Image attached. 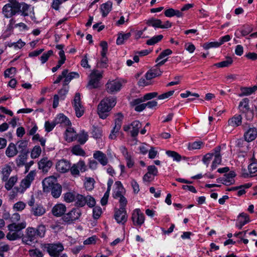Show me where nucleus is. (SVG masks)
I'll list each match as a JSON object with an SVG mask.
<instances>
[{
    "mask_svg": "<svg viewBox=\"0 0 257 257\" xmlns=\"http://www.w3.org/2000/svg\"><path fill=\"white\" fill-rule=\"evenodd\" d=\"M116 98L115 96H109L103 99L97 107V113L100 118L105 119L109 112L115 105Z\"/></svg>",
    "mask_w": 257,
    "mask_h": 257,
    "instance_id": "nucleus-1",
    "label": "nucleus"
},
{
    "mask_svg": "<svg viewBox=\"0 0 257 257\" xmlns=\"http://www.w3.org/2000/svg\"><path fill=\"white\" fill-rule=\"evenodd\" d=\"M26 227V222L20 223H11L8 226L9 232L7 235V238L10 240H15L21 239L23 236V233L21 231L22 229Z\"/></svg>",
    "mask_w": 257,
    "mask_h": 257,
    "instance_id": "nucleus-2",
    "label": "nucleus"
},
{
    "mask_svg": "<svg viewBox=\"0 0 257 257\" xmlns=\"http://www.w3.org/2000/svg\"><path fill=\"white\" fill-rule=\"evenodd\" d=\"M103 71L97 69L91 71L89 75V81L87 87L90 89L96 88L100 86V81L102 78Z\"/></svg>",
    "mask_w": 257,
    "mask_h": 257,
    "instance_id": "nucleus-3",
    "label": "nucleus"
},
{
    "mask_svg": "<svg viewBox=\"0 0 257 257\" xmlns=\"http://www.w3.org/2000/svg\"><path fill=\"white\" fill-rule=\"evenodd\" d=\"M45 227L41 225H39L37 229L34 227H29L26 230V235L31 240H34L36 237H43L45 234Z\"/></svg>",
    "mask_w": 257,
    "mask_h": 257,
    "instance_id": "nucleus-4",
    "label": "nucleus"
},
{
    "mask_svg": "<svg viewBox=\"0 0 257 257\" xmlns=\"http://www.w3.org/2000/svg\"><path fill=\"white\" fill-rule=\"evenodd\" d=\"M9 3L5 5L3 9V13L7 18L19 12L18 2L16 0H9Z\"/></svg>",
    "mask_w": 257,
    "mask_h": 257,
    "instance_id": "nucleus-5",
    "label": "nucleus"
},
{
    "mask_svg": "<svg viewBox=\"0 0 257 257\" xmlns=\"http://www.w3.org/2000/svg\"><path fill=\"white\" fill-rule=\"evenodd\" d=\"M42 247L47 249V252L52 256H57L64 248L61 243H45Z\"/></svg>",
    "mask_w": 257,
    "mask_h": 257,
    "instance_id": "nucleus-6",
    "label": "nucleus"
},
{
    "mask_svg": "<svg viewBox=\"0 0 257 257\" xmlns=\"http://www.w3.org/2000/svg\"><path fill=\"white\" fill-rule=\"evenodd\" d=\"M81 215V211L80 209L74 208L65 214L62 217V220L64 222L70 224L78 219Z\"/></svg>",
    "mask_w": 257,
    "mask_h": 257,
    "instance_id": "nucleus-7",
    "label": "nucleus"
},
{
    "mask_svg": "<svg viewBox=\"0 0 257 257\" xmlns=\"http://www.w3.org/2000/svg\"><path fill=\"white\" fill-rule=\"evenodd\" d=\"M87 170V166L83 160H79L77 163L70 166L71 174L74 177L79 176L80 172H84Z\"/></svg>",
    "mask_w": 257,
    "mask_h": 257,
    "instance_id": "nucleus-8",
    "label": "nucleus"
},
{
    "mask_svg": "<svg viewBox=\"0 0 257 257\" xmlns=\"http://www.w3.org/2000/svg\"><path fill=\"white\" fill-rule=\"evenodd\" d=\"M72 103L76 116L81 117L84 113V108L81 103L80 93H76Z\"/></svg>",
    "mask_w": 257,
    "mask_h": 257,
    "instance_id": "nucleus-9",
    "label": "nucleus"
},
{
    "mask_svg": "<svg viewBox=\"0 0 257 257\" xmlns=\"http://www.w3.org/2000/svg\"><path fill=\"white\" fill-rule=\"evenodd\" d=\"M122 84L118 79L109 80L106 84V91L110 93H113L119 91Z\"/></svg>",
    "mask_w": 257,
    "mask_h": 257,
    "instance_id": "nucleus-10",
    "label": "nucleus"
},
{
    "mask_svg": "<svg viewBox=\"0 0 257 257\" xmlns=\"http://www.w3.org/2000/svg\"><path fill=\"white\" fill-rule=\"evenodd\" d=\"M132 219L135 225L141 226L145 221V216L139 208L135 209L132 214Z\"/></svg>",
    "mask_w": 257,
    "mask_h": 257,
    "instance_id": "nucleus-11",
    "label": "nucleus"
},
{
    "mask_svg": "<svg viewBox=\"0 0 257 257\" xmlns=\"http://www.w3.org/2000/svg\"><path fill=\"white\" fill-rule=\"evenodd\" d=\"M142 124L138 120L133 121L131 124L124 125L123 130L127 132L131 131V135L133 137H136L138 135L139 129L141 127Z\"/></svg>",
    "mask_w": 257,
    "mask_h": 257,
    "instance_id": "nucleus-12",
    "label": "nucleus"
},
{
    "mask_svg": "<svg viewBox=\"0 0 257 257\" xmlns=\"http://www.w3.org/2000/svg\"><path fill=\"white\" fill-rule=\"evenodd\" d=\"M67 210L65 204L60 203L55 204L51 209L52 214L55 217H59L63 216Z\"/></svg>",
    "mask_w": 257,
    "mask_h": 257,
    "instance_id": "nucleus-13",
    "label": "nucleus"
},
{
    "mask_svg": "<svg viewBox=\"0 0 257 257\" xmlns=\"http://www.w3.org/2000/svg\"><path fill=\"white\" fill-rule=\"evenodd\" d=\"M70 163L65 159L59 160L56 164V169L57 171L60 173H65L70 169Z\"/></svg>",
    "mask_w": 257,
    "mask_h": 257,
    "instance_id": "nucleus-14",
    "label": "nucleus"
},
{
    "mask_svg": "<svg viewBox=\"0 0 257 257\" xmlns=\"http://www.w3.org/2000/svg\"><path fill=\"white\" fill-rule=\"evenodd\" d=\"M114 218L118 223L123 224L127 220V215L125 208L120 207L119 209L115 212Z\"/></svg>",
    "mask_w": 257,
    "mask_h": 257,
    "instance_id": "nucleus-15",
    "label": "nucleus"
},
{
    "mask_svg": "<svg viewBox=\"0 0 257 257\" xmlns=\"http://www.w3.org/2000/svg\"><path fill=\"white\" fill-rule=\"evenodd\" d=\"M19 12H21L24 16H30L33 20L34 18V13L33 9L29 5L26 4H20L18 3Z\"/></svg>",
    "mask_w": 257,
    "mask_h": 257,
    "instance_id": "nucleus-16",
    "label": "nucleus"
},
{
    "mask_svg": "<svg viewBox=\"0 0 257 257\" xmlns=\"http://www.w3.org/2000/svg\"><path fill=\"white\" fill-rule=\"evenodd\" d=\"M43 190L45 192L48 191L57 183V179L53 176L46 178L42 182Z\"/></svg>",
    "mask_w": 257,
    "mask_h": 257,
    "instance_id": "nucleus-17",
    "label": "nucleus"
},
{
    "mask_svg": "<svg viewBox=\"0 0 257 257\" xmlns=\"http://www.w3.org/2000/svg\"><path fill=\"white\" fill-rule=\"evenodd\" d=\"M122 116L118 114V117L115 119V125L109 135V138L115 139L116 137V134L120 130L122 124Z\"/></svg>",
    "mask_w": 257,
    "mask_h": 257,
    "instance_id": "nucleus-18",
    "label": "nucleus"
},
{
    "mask_svg": "<svg viewBox=\"0 0 257 257\" xmlns=\"http://www.w3.org/2000/svg\"><path fill=\"white\" fill-rule=\"evenodd\" d=\"M93 158L96 160L103 166H106L108 160L106 155L100 151H96L93 153Z\"/></svg>",
    "mask_w": 257,
    "mask_h": 257,
    "instance_id": "nucleus-19",
    "label": "nucleus"
},
{
    "mask_svg": "<svg viewBox=\"0 0 257 257\" xmlns=\"http://www.w3.org/2000/svg\"><path fill=\"white\" fill-rule=\"evenodd\" d=\"M250 221L249 216L244 212L240 213L237 218L236 226L239 229H241L243 226Z\"/></svg>",
    "mask_w": 257,
    "mask_h": 257,
    "instance_id": "nucleus-20",
    "label": "nucleus"
},
{
    "mask_svg": "<svg viewBox=\"0 0 257 257\" xmlns=\"http://www.w3.org/2000/svg\"><path fill=\"white\" fill-rule=\"evenodd\" d=\"M52 165V162L47 157L43 158L38 163L39 169L45 172H47Z\"/></svg>",
    "mask_w": 257,
    "mask_h": 257,
    "instance_id": "nucleus-21",
    "label": "nucleus"
},
{
    "mask_svg": "<svg viewBox=\"0 0 257 257\" xmlns=\"http://www.w3.org/2000/svg\"><path fill=\"white\" fill-rule=\"evenodd\" d=\"M162 71L158 67H155L149 70L145 74L146 79L147 80H150L155 77L160 76L162 75Z\"/></svg>",
    "mask_w": 257,
    "mask_h": 257,
    "instance_id": "nucleus-22",
    "label": "nucleus"
},
{
    "mask_svg": "<svg viewBox=\"0 0 257 257\" xmlns=\"http://www.w3.org/2000/svg\"><path fill=\"white\" fill-rule=\"evenodd\" d=\"M115 188L113 192V197L115 199H118L123 196L124 189L120 181H116L114 184Z\"/></svg>",
    "mask_w": 257,
    "mask_h": 257,
    "instance_id": "nucleus-23",
    "label": "nucleus"
},
{
    "mask_svg": "<svg viewBox=\"0 0 257 257\" xmlns=\"http://www.w3.org/2000/svg\"><path fill=\"white\" fill-rule=\"evenodd\" d=\"M31 212L35 216H41L46 213V209L41 204H36L31 208Z\"/></svg>",
    "mask_w": 257,
    "mask_h": 257,
    "instance_id": "nucleus-24",
    "label": "nucleus"
},
{
    "mask_svg": "<svg viewBox=\"0 0 257 257\" xmlns=\"http://www.w3.org/2000/svg\"><path fill=\"white\" fill-rule=\"evenodd\" d=\"M12 170V167L10 164H6L3 166L1 171L2 180L3 181H7L9 178Z\"/></svg>",
    "mask_w": 257,
    "mask_h": 257,
    "instance_id": "nucleus-25",
    "label": "nucleus"
},
{
    "mask_svg": "<svg viewBox=\"0 0 257 257\" xmlns=\"http://www.w3.org/2000/svg\"><path fill=\"white\" fill-rule=\"evenodd\" d=\"M257 136V130L255 128H250L244 133L245 141L247 143L255 140Z\"/></svg>",
    "mask_w": 257,
    "mask_h": 257,
    "instance_id": "nucleus-26",
    "label": "nucleus"
},
{
    "mask_svg": "<svg viewBox=\"0 0 257 257\" xmlns=\"http://www.w3.org/2000/svg\"><path fill=\"white\" fill-rule=\"evenodd\" d=\"M65 138L66 141L71 142L77 139V134L72 127H68L65 131Z\"/></svg>",
    "mask_w": 257,
    "mask_h": 257,
    "instance_id": "nucleus-27",
    "label": "nucleus"
},
{
    "mask_svg": "<svg viewBox=\"0 0 257 257\" xmlns=\"http://www.w3.org/2000/svg\"><path fill=\"white\" fill-rule=\"evenodd\" d=\"M242 122V117L241 115L236 114L230 118L228 120V125L232 127H237L241 125Z\"/></svg>",
    "mask_w": 257,
    "mask_h": 257,
    "instance_id": "nucleus-28",
    "label": "nucleus"
},
{
    "mask_svg": "<svg viewBox=\"0 0 257 257\" xmlns=\"http://www.w3.org/2000/svg\"><path fill=\"white\" fill-rule=\"evenodd\" d=\"M18 151L16 146L13 143H10L6 150V155L9 158H12L17 155Z\"/></svg>",
    "mask_w": 257,
    "mask_h": 257,
    "instance_id": "nucleus-29",
    "label": "nucleus"
},
{
    "mask_svg": "<svg viewBox=\"0 0 257 257\" xmlns=\"http://www.w3.org/2000/svg\"><path fill=\"white\" fill-rule=\"evenodd\" d=\"M220 149L219 147H217L214 149V153H213L214 156V159L212 162V169L215 168V167L221 164V157L220 154Z\"/></svg>",
    "mask_w": 257,
    "mask_h": 257,
    "instance_id": "nucleus-30",
    "label": "nucleus"
},
{
    "mask_svg": "<svg viewBox=\"0 0 257 257\" xmlns=\"http://www.w3.org/2000/svg\"><path fill=\"white\" fill-rule=\"evenodd\" d=\"M235 176V174L234 172H230L228 174H225L222 179V183L226 186L233 184L234 182L233 178Z\"/></svg>",
    "mask_w": 257,
    "mask_h": 257,
    "instance_id": "nucleus-31",
    "label": "nucleus"
},
{
    "mask_svg": "<svg viewBox=\"0 0 257 257\" xmlns=\"http://www.w3.org/2000/svg\"><path fill=\"white\" fill-rule=\"evenodd\" d=\"M56 123H60L63 126H69L71 122L68 118L63 114H59L55 118Z\"/></svg>",
    "mask_w": 257,
    "mask_h": 257,
    "instance_id": "nucleus-32",
    "label": "nucleus"
},
{
    "mask_svg": "<svg viewBox=\"0 0 257 257\" xmlns=\"http://www.w3.org/2000/svg\"><path fill=\"white\" fill-rule=\"evenodd\" d=\"M257 90V86L254 85L253 87H241L240 88L241 93L239 94V96H247L253 93Z\"/></svg>",
    "mask_w": 257,
    "mask_h": 257,
    "instance_id": "nucleus-33",
    "label": "nucleus"
},
{
    "mask_svg": "<svg viewBox=\"0 0 257 257\" xmlns=\"http://www.w3.org/2000/svg\"><path fill=\"white\" fill-rule=\"evenodd\" d=\"M112 3L108 1L100 6V10L103 17H106L112 9Z\"/></svg>",
    "mask_w": 257,
    "mask_h": 257,
    "instance_id": "nucleus-34",
    "label": "nucleus"
},
{
    "mask_svg": "<svg viewBox=\"0 0 257 257\" xmlns=\"http://www.w3.org/2000/svg\"><path fill=\"white\" fill-rule=\"evenodd\" d=\"M63 71H66V75L64 77V85H67L71 80L75 78H78L79 77V75L78 73L75 72H72L68 73V70L67 69H65Z\"/></svg>",
    "mask_w": 257,
    "mask_h": 257,
    "instance_id": "nucleus-35",
    "label": "nucleus"
},
{
    "mask_svg": "<svg viewBox=\"0 0 257 257\" xmlns=\"http://www.w3.org/2000/svg\"><path fill=\"white\" fill-rule=\"evenodd\" d=\"M248 168L249 174L248 173H242V176L244 178H247L249 176L252 177L253 176L254 174L257 173V162L251 163L248 166Z\"/></svg>",
    "mask_w": 257,
    "mask_h": 257,
    "instance_id": "nucleus-36",
    "label": "nucleus"
},
{
    "mask_svg": "<svg viewBox=\"0 0 257 257\" xmlns=\"http://www.w3.org/2000/svg\"><path fill=\"white\" fill-rule=\"evenodd\" d=\"M6 182L5 187L7 190H10L18 181V177L17 175L12 176L8 179Z\"/></svg>",
    "mask_w": 257,
    "mask_h": 257,
    "instance_id": "nucleus-37",
    "label": "nucleus"
},
{
    "mask_svg": "<svg viewBox=\"0 0 257 257\" xmlns=\"http://www.w3.org/2000/svg\"><path fill=\"white\" fill-rule=\"evenodd\" d=\"M248 102V99L245 98L239 102L238 108L241 112L244 113L246 112L249 110V107Z\"/></svg>",
    "mask_w": 257,
    "mask_h": 257,
    "instance_id": "nucleus-38",
    "label": "nucleus"
},
{
    "mask_svg": "<svg viewBox=\"0 0 257 257\" xmlns=\"http://www.w3.org/2000/svg\"><path fill=\"white\" fill-rule=\"evenodd\" d=\"M78 142L80 144H84L88 139V133L84 130L81 131L78 134H77Z\"/></svg>",
    "mask_w": 257,
    "mask_h": 257,
    "instance_id": "nucleus-39",
    "label": "nucleus"
},
{
    "mask_svg": "<svg viewBox=\"0 0 257 257\" xmlns=\"http://www.w3.org/2000/svg\"><path fill=\"white\" fill-rule=\"evenodd\" d=\"M50 189H51V194L54 198H58L60 196L62 193V187L60 184H55Z\"/></svg>",
    "mask_w": 257,
    "mask_h": 257,
    "instance_id": "nucleus-40",
    "label": "nucleus"
},
{
    "mask_svg": "<svg viewBox=\"0 0 257 257\" xmlns=\"http://www.w3.org/2000/svg\"><path fill=\"white\" fill-rule=\"evenodd\" d=\"M146 24L155 28H161L162 21L160 19L151 18L146 22Z\"/></svg>",
    "mask_w": 257,
    "mask_h": 257,
    "instance_id": "nucleus-41",
    "label": "nucleus"
},
{
    "mask_svg": "<svg viewBox=\"0 0 257 257\" xmlns=\"http://www.w3.org/2000/svg\"><path fill=\"white\" fill-rule=\"evenodd\" d=\"M131 36V34L130 32L126 33H120L118 35V37L116 40V44L117 45L123 44L125 41L130 38Z\"/></svg>",
    "mask_w": 257,
    "mask_h": 257,
    "instance_id": "nucleus-42",
    "label": "nucleus"
},
{
    "mask_svg": "<svg viewBox=\"0 0 257 257\" xmlns=\"http://www.w3.org/2000/svg\"><path fill=\"white\" fill-rule=\"evenodd\" d=\"M75 201L76 205L79 207L84 206L86 203V197H84L82 195L76 193L75 196Z\"/></svg>",
    "mask_w": 257,
    "mask_h": 257,
    "instance_id": "nucleus-43",
    "label": "nucleus"
},
{
    "mask_svg": "<svg viewBox=\"0 0 257 257\" xmlns=\"http://www.w3.org/2000/svg\"><path fill=\"white\" fill-rule=\"evenodd\" d=\"M95 181L93 178L87 177L85 178L84 186L85 189L88 191H91L94 187Z\"/></svg>",
    "mask_w": 257,
    "mask_h": 257,
    "instance_id": "nucleus-44",
    "label": "nucleus"
},
{
    "mask_svg": "<svg viewBox=\"0 0 257 257\" xmlns=\"http://www.w3.org/2000/svg\"><path fill=\"white\" fill-rule=\"evenodd\" d=\"M25 45L26 43L25 42L21 39H19L17 42L9 43L8 46L9 47H13L16 50H18L22 49Z\"/></svg>",
    "mask_w": 257,
    "mask_h": 257,
    "instance_id": "nucleus-45",
    "label": "nucleus"
},
{
    "mask_svg": "<svg viewBox=\"0 0 257 257\" xmlns=\"http://www.w3.org/2000/svg\"><path fill=\"white\" fill-rule=\"evenodd\" d=\"M233 60L231 58L228 57L223 61L214 64V66L218 68L227 67L232 64Z\"/></svg>",
    "mask_w": 257,
    "mask_h": 257,
    "instance_id": "nucleus-46",
    "label": "nucleus"
},
{
    "mask_svg": "<svg viewBox=\"0 0 257 257\" xmlns=\"http://www.w3.org/2000/svg\"><path fill=\"white\" fill-rule=\"evenodd\" d=\"M72 153L78 156H84L85 155V151L79 145H75L71 149Z\"/></svg>",
    "mask_w": 257,
    "mask_h": 257,
    "instance_id": "nucleus-47",
    "label": "nucleus"
},
{
    "mask_svg": "<svg viewBox=\"0 0 257 257\" xmlns=\"http://www.w3.org/2000/svg\"><path fill=\"white\" fill-rule=\"evenodd\" d=\"M76 193L67 192L64 194V200L67 203H71L75 201Z\"/></svg>",
    "mask_w": 257,
    "mask_h": 257,
    "instance_id": "nucleus-48",
    "label": "nucleus"
},
{
    "mask_svg": "<svg viewBox=\"0 0 257 257\" xmlns=\"http://www.w3.org/2000/svg\"><path fill=\"white\" fill-rule=\"evenodd\" d=\"M42 152L41 148L39 146H35L32 150L31 156L33 159H36L40 156Z\"/></svg>",
    "mask_w": 257,
    "mask_h": 257,
    "instance_id": "nucleus-49",
    "label": "nucleus"
},
{
    "mask_svg": "<svg viewBox=\"0 0 257 257\" xmlns=\"http://www.w3.org/2000/svg\"><path fill=\"white\" fill-rule=\"evenodd\" d=\"M92 137L97 139H100L102 136V131L101 128L96 126H93L92 131Z\"/></svg>",
    "mask_w": 257,
    "mask_h": 257,
    "instance_id": "nucleus-50",
    "label": "nucleus"
},
{
    "mask_svg": "<svg viewBox=\"0 0 257 257\" xmlns=\"http://www.w3.org/2000/svg\"><path fill=\"white\" fill-rule=\"evenodd\" d=\"M166 154L173 158L174 161L179 162L181 159V156L177 152L172 151H167Z\"/></svg>",
    "mask_w": 257,
    "mask_h": 257,
    "instance_id": "nucleus-51",
    "label": "nucleus"
},
{
    "mask_svg": "<svg viewBox=\"0 0 257 257\" xmlns=\"http://www.w3.org/2000/svg\"><path fill=\"white\" fill-rule=\"evenodd\" d=\"M163 36L162 35H157L152 37L151 39L148 40L147 44L149 45H153L161 41Z\"/></svg>",
    "mask_w": 257,
    "mask_h": 257,
    "instance_id": "nucleus-52",
    "label": "nucleus"
},
{
    "mask_svg": "<svg viewBox=\"0 0 257 257\" xmlns=\"http://www.w3.org/2000/svg\"><path fill=\"white\" fill-rule=\"evenodd\" d=\"M16 72L17 69L15 67H11L5 70L4 76L5 77H12L16 74Z\"/></svg>",
    "mask_w": 257,
    "mask_h": 257,
    "instance_id": "nucleus-53",
    "label": "nucleus"
},
{
    "mask_svg": "<svg viewBox=\"0 0 257 257\" xmlns=\"http://www.w3.org/2000/svg\"><path fill=\"white\" fill-rule=\"evenodd\" d=\"M172 53V51L171 50L169 49H167L162 52L158 57L157 58L156 62H158V61L163 59L165 57L171 54Z\"/></svg>",
    "mask_w": 257,
    "mask_h": 257,
    "instance_id": "nucleus-54",
    "label": "nucleus"
},
{
    "mask_svg": "<svg viewBox=\"0 0 257 257\" xmlns=\"http://www.w3.org/2000/svg\"><path fill=\"white\" fill-rule=\"evenodd\" d=\"M220 46V43L219 42H211L209 43H206L204 44L203 47L205 49H209L211 48H216Z\"/></svg>",
    "mask_w": 257,
    "mask_h": 257,
    "instance_id": "nucleus-55",
    "label": "nucleus"
},
{
    "mask_svg": "<svg viewBox=\"0 0 257 257\" xmlns=\"http://www.w3.org/2000/svg\"><path fill=\"white\" fill-rule=\"evenodd\" d=\"M26 207V204L22 201L16 203L13 206V209L16 211H22Z\"/></svg>",
    "mask_w": 257,
    "mask_h": 257,
    "instance_id": "nucleus-56",
    "label": "nucleus"
},
{
    "mask_svg": "<svg viewBox=\"0 0 257 257\" xmlns=\"http://www.w3.org/2000/svg\"><path fill=\"white\" fill-rule=\"evenodd\" d=\"M56 124V122L55 121L54 122L46 121L45 123V128L46 131L47 132L51 131L55 126Z\"/></svg>",
    "mask_w": 257,
    "mask_h": 257,
    "instance_id": "nucleus-57",
    "label": "nucleus"
},
{
    "mask_svg": "<svg viewBox=\"0 0 257 257\" xmlns=\"http://www.w3.org/2000/svg\"><path fill=\"white\" fill-rule=\"evenodd\" d=\"M53 54V52L52 50H49L47 53L43 54V55L40 57V60L42 63H45L47 61L49 57L52 55Z\"/></svg>",
    "mask_w": 257,
    "mask_h": 257,
    "instance_id": "nucleus-58",
    "label": "nucleus"
},
{
    "mask_svg": "<svg viewBox=\"0 0 257 257\" xmlns=\"http://www.w3.org/2000/svg\"><path fill=\"white\" fill-rule=\"evenodd\" d=\"M92 242H83V245H79V246L73 247L71 249L72 251L74 254H77L84 247L85 245L90 244H91Z\"/></svg>",
    "mask_w": 257,
    "mask_h": 257,
    "instance_id": "nucleus-59",
    "label": "nucleus"
},
{
    "mask_svg": "<svg viewBox=\"0 0 257 257\" xmlns=\"http://www.w3.org/2000/svg\"><path fill=\"white\" fill-rule=\"evenodd\" d=\"M203 143L202 142H194L189 145V150H196L199 149L201 148Z\"/></svg>",
    "mask_w": 257,
    "mask_h": 257,
    "instance_id": "nucleus-60",
    "label": "nucleus"
},
{
    "mask_svg": "<svg viewBox=\"0 0 257 257\" xmlns=\"http://www.w3.org/2000/svg\"><path fill=\"white\" fill-rule=\"evenodd\" d=\"M30 254L31 256H36V257H43V254L39 249H35L30 250L29 251Z\"/></svg>",
    "mask_w": 257,
    "mask_h": 257,
    "instance_id": "nucleus-61",
    "label": "nucleus"
},
{
    "mask_svg": "<svg viewBox=\"0 0 257 257\" xmlns=\"http://www.w3.org/2000/svg\"><path fill=\"white\" fill-rule=\"evenodd\" d=\"M86 201L87 205L90 207H94L95 205V200L91 196H86Z\"/></svg>",
    "mask_w": 257,
    "mask_h": 257,
    "instance_id": "nucleus-62",
    "label": "nucleus"
},
{
    "mask_svg": "<svg viewBox=\"0 0 257 257\" xmlns=\"http://www.w3.org/2000/svg\"><path fill=\"white\" fill-rule=\"evenodd\" d=\"M26 157L25 156H19L16 159V162L17 165L19 167L22 166L25 164Z\"/></svg>",
    "mask_w": 257,
    "mask_h": 257,
    "instance_id": "nucleus-63",
    "label": "nucleus"
},
{
    "mask_svg": "<svg viewBox=\"0 0 257 257\" xmlns=\"http://www.w3.org/2000/svg\"><path fill=\"white\" fill-rule=\"evenodd\" d=\"M101 208L99 206H96L93 209V217L95 219L99 218L101 215Z\"/></svg>",
    "mask_w": 257,
    "mask_h": 257,
    "instance_id": "nucleus-64",
    "label": "nucleus"
}]
</instances>
